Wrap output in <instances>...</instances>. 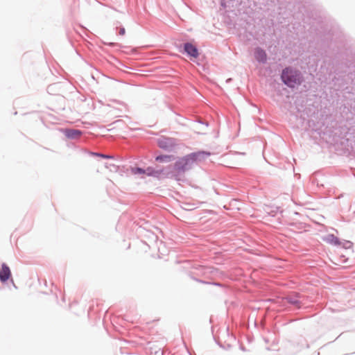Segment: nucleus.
<instances>
[{
    "mask_svg": "<svg viewBox=\"0 0 355 355\" xmlns=\"http://www.w3.org/2000/svg\"><path fill=\"white\" fill-rule=\"evenodd\" d=\"M184 51L189 54V55L197 58L198 56V52L196 47L190 43H187L184 44Z\"/></svg>",
    "mask_w": 355,
    "mask_h": 355,
    "instance_id": "6",
    "label": "nucleus"
},
{
    "mask_svg": "<svg viewBox=\"0 0 355 355\" xmlns=\"http://www.w3.org/2000/svg\"><path fill=\"white\" fill-rule=\"evenodd\" d=\"M173 159V156L171 155H161L155 157V160L160 163H168Z\"/></svg>",
    "mask_w": 355,
    "mask_h": 355,
    "instance_id": "7",
    "label": "nucleus"
},
{
    "mask_svg": "<svg viewBox=\"0 0 355 355\" xmlns=\"http://www.w3.org/2000/svg\"><path fill=\"white\" fill-rule=\"evenodd\" d=\"M210 155L209 153L199 151L178 157L175 162L173 170L166 174V178L174 179L178 182L186 180L185 173L195 162L204 161Z\"/></svg>",
    "mask_w": 355,
    "mask_h": 355,
    "instance_id": "1",
    "label": "nucleus"
},
{
    "mask_svg": "<svg viewBox=\"0 0 355 355\" xmlns=\"http://www.w3.org/2000/svg\"><path fill=\"white\" fill-rule=\"evenodd\" d=\"M282 79L290 87H294L300 83V74L296 71L289 68H286L283 71Z\"/></svg>",
    "mask_w": 355,
    "mask_h": 355,
    "instance_id": "2",
    "label": "nucleus"
},
{
    "mask_svg": "<svg viewBox=\"0 0 355 355\" xmlns=\"http://www.w3.org/2000/svg\"><path fill=\"white\" fill-rule=\"evenodd\" d=\"M68 135V137L69 139H75L77 135H73V134H71V135Z\"/></svg>",
    "mask_w": 355,
    "mask_h": 355,
    "instance_id": "12",
    "label": "nucleus"
},
{
    "mask_svg": "<svg viewBox=\"0 0 355 355\" xmlns=\"http://www.w3.org/2000/svg\"><path fill=\"white\" fill-rule=\"evenodd\" d=\"M254 56L259 62H264L266 60V54L265 51L259 49H256Z\"/></svg>",
    "mask_w": 355,
    "mask_h": 355,
    "instance_id": "8",
    "label": "nucleus"
},
{
    "mask_svg": "<svg viewBox=\"0 0 355 355\" xmlns=\"http://www.w3.org/2000/svg\"><path fill=\"white\" fill-rule=\"evenodd\" d=\"M66 133H76V134H78V133H80V132L79 130H71L67 131Z\"/></svg>",
    "mask_w": 355,
    "mask_h": 355,
    "instance_id": "10",
    "label": "nucleus"
},
{
    "mask_svg": "<svg viewBox=\"0 0 355 355\" xmlns=\"http://www.w3.org/2000/svg\"><path fill=\"white\" fill-rule=\"evenodd\" d=\"M11 277V271L10 268L6 264L3 263L0 269V280L2 283L8 281Z\"/></svg>",
    "mask_w": 355,
    "mask_h": 355,
    "instance_id": "5",
    "label": "nucleus"
},
{
    "mask_svg": "<svg viewBox=\"0 0 355 355\" xmlns=\"http://www.w3.org/2000/svg\"><path fill=\"white\" fill-rule=\"evenodd\" d=\"M125 33V28H121L120 30H119V34L121 35H123Z\"/></svg>",
    "mask_w": 355,
    "mask_h": 355,
    "instance_id": "11",
    "label": "nucleus"
},
{
    "mask_svg": "<svg viewBox=\"0 0 355 355\" xmlns=\"http://www.w3.org/2000/svg\"><path fill=\"white\" fill-rule=\"evenodd\" d=\"M131 171L135 175L146 174L148 176H153V177H156V178H159L162 172V171L155 170L152 167H148L146 170L142 169L139 167H135V168H132L131 169Z\"/></svg>",
    "mask_w": 355,
    "mask_h": 355,
    "instance_id": "3",
    "label": "nucleus"
},
{
    "mask_svg": "<svg viewBox=\"0 0 355 355\" xmlns=\"http://www.w3.org/2000/svg\"><path fill=\"white\" fill-rule=\"evenodd\" d=\"M289 302L291 303V304H296L297 301H293V300H289Z\"/></svg>",
    "mask_w": 355,
    "mask_h": 355,
    "instance_id": "13",
    "label": "nucleus"
},
{
    "mask_svg": "<svg viewBox=\"0 0 355 355\" xmlns=\"http://www.w3.org/2000/svg\"><path fill=\"white\" fill-rule=\"evenodd\" d=\"M95 155L97 156L101 157H104V158H111L110 156L103 155V154L95 153Z\"/></svg>",
    "mask_w": 355,
    "mask_h": 355,
    "instance_id": "9",
    "label": "nucleus"
},
{
    "mask_svg": "<svg viewBox=\"0 0 355 355\" xmlns=\"http://www.w3.org/2000/svg\"><path fill=\"white\" fill-rule=\"evenodd\" d=\"M174 142L171 138L166 137H162L158 141V146L166 150L171 149L173 146H174Z\"/></svg>",
    "mask_w": 355,
    "mask_h": 355,
    "instance_id": "4",
    "label": "nucleus"
}]
</instances>
